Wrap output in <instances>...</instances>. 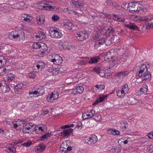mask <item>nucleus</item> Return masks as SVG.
Instances as JSON below:
<instances>
[{
    "instance_id": "nucleus-1",
    "label": "nucleus",
    "mask_w": 153,
    "mask_h": 153,
    "mask_svg": "<svg viewBox=\"0 0 153 153\" xmlns=\"http://www.w3.org/2000/svg\"><path fill=\"white\" fill-rule=\"evenodd\" d=\"M128 7L131 11L137 12L138 14L146 11V9L144 8L143 6L138 2H129Z\"/></svg>"
},
{
    "instance_id": "nucleus-2",
    "label": "nucleus",
    "mask_w": 153,
    "mask_h": 153,
    "mask_svg": "<svg viewBox=\"0 0 153 153\" xmlns=\"http://www.w3.org/2000/svg\"><path fill=\"white\" fill-rule=\"evenodd\" d=\"M25 36V33L23 31H18L15 30L11 32L9 35V38L11 39H17L18 38H21Z\"/></svg>"
},
{
    "instance_id": "nucleus-3",
    "label": "nucleus",
    "mask_w": 153,
    "mask_h": 153,
    "mask_svg": "<svg viewBox=\"0 0 153 153\" xmlns=\"http://www.w3.org/2000/svg\"><path fill=\"white\" fill-rule=\"evenodd\" d=\"M42 44V46L38 53V55L40 57H42L43 56L47 55L50 52L48 48L45 44Z\"/></svg>"
},
{
    "instance_id": "nucleus-4",
    "label": "nucleus",
    "mask_w": 153,
    "mask_h": 153,
    "mask_svg": "<svg viewBox=\"0 0 153 153\" xmlns=\"http://www.w3.org/2000/svg\"><path fill=\"white\" fill-rule=\"evenodd\" d=\"M47 127L45 125L40 124L35 126L34 128L33 131L37 134H42L45 133V131L44 130Z\"/></svg>"
},
{
    "instance_id": "nucleus-5",
    "label": "nucleus",
    "mask_w": 153,
    "mask_h": 153,
    "mask_svg": "<svg viewBox=\"0 0 153 153\" xmlns=\"http://www.w3.org/2000/svg\"><path fill=\"white\" fill-rule=\"evenodd\" d=\"M76 37L78 40L82 41L87 39L88 34L86 31L84 30L77 33Z\"/></svg>"
},
{
    "instance_id": "nucleus-6",
    "label": "nucleus",
    "mask_w": 153,
    "mask_h": 153,
    "mask_svg": "<svg viewBox=\"0 0 153 153\" xmlns=\"http://www.w3.org/2000/svg\"><path fill=\"white\" fill-rule=\"evenodd\" d=\"M51 36L55 39H59L62 36V34L59 30L54 29L49 32Z\"/></svg>"
},
{
    "instance_id": "nucleus-7",
    "label": "nucleus",
    "mask_w": 153,
    "mask_h": 153,
    "mask_svg": "<svg viewBox=\"0 0 153 153\" xmlns=\"http://www.w3.org/2000/svg\"><path fill=\"white\" fill-rule=\"evenodd\" d=\"M98 141L97 137L95 135L91 136L88 139L85 140V143L88 145H93L95 144Z\"/></svg>"
},
{
    "instance_id": "nucleus-8",
    "label": "nucleus",
    "mask_w": 153,
    "mask_h": 153,
    "mask_svg": "<svg viewBox=\"0 0 153 153\" xmlns=\"http://www.w3.org/2000/svg\"><path fill=\"white\" fill-rule=\"evenodd\" d=\"M103 68L101 67H97L94 68L92 71L96 73L97 74H99L100 77H103L105 76V73H106L108 70H106L105 71V72H104Z\"/></svg>"
},
{
    "instance_id": "nucleus-9",
    "label": "nucleus",
    "mask_w": 153,
    "mask_h": 153,
    "mask_svg": "<svg viewBox=\"0 0 153 153\" xmlns=\"http://www.w3.org/2000/svg\"><path fill=\"white\" fill-rule=\"evenodd\" d=\"M58 47L60 49L69 50L71 48V46L69 45L68 43L66 41L59 42L58 45Z\"/></svg>"
},
{
    "instance_id": "nucleus-10",
    "label": "nucleus",
    "mask_w": 153,
    "mask_h": 153,
    "mask_svg": "<svg viewBox=\"0 0 153 153\" xmlns=\"http://www.w3.org/2000/svg\"><path fill=\"white\" fill-rule=\"evenodd\" d=\"M0 88L2 91V92L4 93L8 92L10 90L9 85L5 82L0 83Z\"/></svg>"
},
{
    "instance_id": "nucleus-11",
    "label": "nucleus",
    "mask_w": 153,
    "mask_h": 153,
    "mask_svg": "<svg viewBox=\"0 0 153 153\" xmlns=\"http://www.w3.org/2000/svg\"><path fill=\"white\" fill-rule=\"evenodd\" d=\"M71 2L73 5L77 8H80L84 6L83 0H72Z\"/></svg>"
},
{
    "instance_id": "nucleus-12",
    "label": "nucleus",
    "mask_w": 153,
    "mask_h": 153,
    "mask_svg": "<svg viewBox=\"0 0 153 153\" xmlns=\"http://www.w3.org/2000/svg\"><path fill=\"white\" fill-rule=\"evenodd\" d=\"M124 26L130 30L136 31L139 30L138 27L135 24L132 23H130L128 24H126L124 25Z\"/></svg>"
},
{
    "instance_id": "nucleus-13",
    "label": "nucleus",
    "mask_w": 153,
    "mask_h": 153,
    "mask_svg": "<svg viewBox=\"0 0 153 153\" xmlns=\"http://www.w3.org/2000/svg\"><path fill=\"white\" fill-rule=\"evenodd\" d=\"M96 111L94 109H92L86 112L87 117L85 119H90L91 118H95Z\"/></svg>"
},
{
    "instance_id": "nucleus-14",
    "label": "nucleus",
    "mask_w": 153,
    "mask_h": 153,
    "mask_svg": "<svg viewBox=\"0 0 153 153\" xmlns=\"http://www.w3.org/2000/svg\"><path fill=\"white\" fill-rule=\"evenodd\" d=\"M24 84L21 83L18 84L15 87V92L17 94H19L21 93V90L24 88Z\"/></svg>"
},
{
    "instance_id": "nucleus-15",
    "label": "nucleus",
    "mask_w": 153,
    "mask_h": 153,
    "mask_svg": "<svg viewBox=\"0 0 153 153\" xmlns=\"http://www.w3.org/2000/svg\"><path fill=\"white\" fill-rule=\"evenodd\" d=\"M148 91V86L145 85L140 88V90L137 92L138 95L140 96L143 94H146Z\"/></svg>"
},
{
    "instance_id": "nucleus-16",
    "label": "nucleus",
    "mask_w": 153,
    "mask_h": 153,
    "mask_svg": "<svg viewBox=\"0 0 153 153\" xmlns=\"http://www.w3.org/2000/svg\"><path fill=\"white\" fill-rule=\"evenodd\" d=\"M84 90V88L83 86L79 85L77 86L76 88L74 89L73 91L74 93L76 94H81L83 92Z\"/></svg>"
},
{
    "instance_id": "nucleus-17",
    "label": "nucleus",
    "mask_w": 153,
    "mask_h": 153,
    "mask_svg": "<svg viewBox=\"0 0 153 153\" xmlns=\"http://www.w3.org/2000/svg\"><path fill=\"white\" fill-rule=\"evenodd\" d=\"M113 57L114 56L111 54V52L109 51L105 54L104 58L107 61L111 62L113 59Z\"/></svg>"
},
{
    "instance_id": "nucleus-18",
    "label": "nucleus",
    "mask_w": 153,
    "mask_h": 153,
    "mask_svg": "<svg viewBox=\"0 0 153 153\" xmlns=\"http://www.w3.org/2000/svg\"><path fill=\"white\" fill-rule=\"evenodd\" d=\"M35 36L38 40H42L45 39L46 37L45 34L44 33L41 32H38L36 35H35Z\"/></svg>"
},
{
    "instance_id": "nucleus-19",
    "label": "nucleus",
    "mask_w": 153,
    "mask_h": 153,
    "mask_svg": "<svg viewBox=\"0 0 153 153\" xmlns=\"http://www.w3.org/2000/svg\"><path fill=\"white\" fill-rule=\"evenodd\" d=\"M40 9L43 10H53L55 8V7L54 6L50 5V6H48L47 4H45V6H40Z\"/></svg>"
},
{
    "instance_id": "nucleus-20",
    "label": "nucleus",
    "mask_w": 153,
    "mask_h": 153,
    "mask_svg": "<svg viewBox=\"0 0 153 153\" xmlns=\"http://www.w3.org/2000/svg\"><path fill=\"white\" fill-rule=\"evenodd\" d=\"M51 135L52 134L51 133H46L40 137V140L42 141H45L48 139L49 137H51Z\"/></svg>"
},
{
    "instance_id": "nucleus-21",
    "label": "nucleus",
    "mask_w": 153,
    "mask_h": 153,
    "mask_svg": "<svg viewBox=\"0 0 153 153\" xmlns=\"http://www.w3.org/2000/svg\"><path fill=\"white\" fill-rule=\"evenodd\" d=\"M72 129L69 128L67 130H64L61 131V134L63 136H66L70 135L72 131Z\"/></svg>"
},
{
    "instance_id": "nucleus-22",
    "label": "nucleus",
    "mask_w": 153,
    "mask_h": 153,
    "mask_svg": "<svg viewBox=\"0 0 153 153\" xmlns=\"http://www.w3.org/2000/svg\"><path fill=\"white\" fill-rule=\"evenodd\" d=\"M107 131L109 134L114 135H119L120 133L119 131L113 128L108 129Z\"/></svg>"
},
{
    "instance_id": "nucleus-23",
    "label": "nucleus",
    "mask_w": 153,
    "mask_h": 153,
    "mask_svg": "<svg viewBox=\"0 0 153 153\" xmlns=\"http://www.w3.org/2000/svg\"><path fill=\"white\" fill-rule=\"evenodd\" d=\"M51 61L53 62V63L56 65H60L62 62V58L59 56L58 59H56L55 58L52 59Z\"/></svg>"
},
{
    "instance_id": "nucleus-24",
    "label": "nucleus",
    "mask_w": 153,
    "mask_h": 153,
    "mask_svg": "<svg viewBox=\"0 0 153 153\" xmlns=\"http://www.w3.org/2000/svg\"><path fill=\"white\" fill-rule=\"evenodd\" d=\"M128 72L126 71L119 72L116 74V76L119 77H122V78L127 76L128 74Z\"/></svg>"
},
{
    "instance_id": "nucleus-25",
    "label": "nucleus",
    "mask_w": 153,
    "mask_h": 153,
    "mask_svg": "<svg viewBox=\"0 0 153 153\" xmlns=\"http://www.w3.org/2000/svg\"><path fill=\"white\" fill-rule=\"evenodd\" d=\"M121 124L122 126L120 127L121 130L123 131H127L126 130L128 126V122L126 121H122Z\"/></svg>"
},
{
    "instance_id": "nucleus-26",
    "label": "nucleus",
    "mask_w": 153,
    "mask_h": 153,
    "mask_svg": "<svg viewBox=\"0 0 153 153\" xmlns=\"http://www.w3.org/2000/svg\"><path fill=\"white\" fill-rule=\"evenodd\" d=\"M44 17H41V16H38L36 18V20L37 21V24L39 25H41L44 24L45 20Z\"/></svg>"
},
{
    "instance_id": "nucleus-27",
    "label": "nucleus",
    "mask_w": 153,
    "mask_h": 153,
    "mask_svg": "<svg viewBox=\"0 0 153 153\" xmlns=\"http://www.w3.org/2000/svg\"><path fill=\"white\" fill-rule=\"evenodd\" d=\"M30 124V123H27L25 125V127H24L22 131L24 133H29L31 132V131L30 130L31 128L29 125Z\"/></svg>"
},
{
    "instance_id": "nucleus-28",
    "label": "nucleus",
    "mask_w": 153,
    "mask_h": 153,
    "mask_svg": "<svg viewBox=\"0 0 153 153\" xmlns=\"http://www.w3.org/2000/svg\"><path fill=\"white\" fill-rule=\"evenodd\" d=\"M100 58L99 56L92 57L88 62L89 64H95L97 63L98 62Z\"/></svg>"
},
{
    "instance_id": "nucleus-29",
    "label": "nucleus",
    "mask_w": 153,
    "mask_h": 153,
    "mask_svg": "<svg viewBox=\"0 0 153 153\" xmlns=\"http://www.w3.org/2000/svg\"><path fill=\"white\" fill-rule=\"evenodd\" d=\"M143 81H146L147 79H150L151 77V74H150L149 71H148L145 72L143 74Z\"/></svg>"
},
{
    "instance_id": "nucleus-30",
    "label": "nucleus",
    "mask_w": 153,
    "mask_h": 153,
    "mask_svg": "<svg viewBox=\"0 0 153 153\" xmlns=\"http://www.w3.org/2000/svg\"><path fill=\"white\" fill-rule=\"evenodd\" d=\"M44 43H40L39 42H34L32 45V47L34 49H40L42 46V44H43Z\"/></svg>"
},
{
    "instance_id": "nucleus-31",
    "label": "nucleus",
    "mask_w": 153,
    "mask_h": 153,
    "mask_svg": "<svg viewBox=\"0 0 153 153\" xmlns=\"http://www.w3.org/2000/svg\"><path fill=\"white\" fill-rule=\"evenodd\" d=\"M111 62L110 64L111 67H110L109 68H111L117 67L119 63L118 62V60H113V59H112Z\"/></svg>"
},
{
    "instance_id": "nucleus-32",
    "label": "nucleus",
    "mask_w": 153,
    "mask_h": 153,
    "mask_svg": "<svg viewBox=\"0 0 153 153\" xmlns=\"http://www.w3.org/2000/svg\"><path fill=\"white\" fill-rule=\"evenodd\" d=\"M39 90H42L40 88H39L37 89V91H35L33 92H29V95L31 94H37V97H38L40 95H42L43 94V93L40 92H39Z\"/></svg>"
},
{
    "instance_id": "nucleus-33",
    "label": "nucleus",
    "mask_w": 153,
    "mask_h": 153,
    "mask_svg": "<svg viewBox=\"0 0 153 153\" xmlns=\"http://www.w3.org/2000/svg\"><path fill=\"white\" fill-rule=\"evenodd\" d=\"M74 26V25L71 22H69L67 23H65L64 25V27L69 30H71L72 28Z\"/></svg>"
},
{
    "instance_id": "nucleus-34",
    "label": "nucleus",
    "mask_w": 153,
    "mask_h": 153,
    "mask_svg": "<svg viewBox=\"0 0 153 153\" xmlns=\"http://www.w3.org/2000/svg\"><path fill=\"white\" fill-rule=\"evenodd\" d=\"M127 59V56L125 55H122L117 60L120 63L123 64L125 62Z\"/></svg>"
},
{
    "instance_id": "nucleus-35",
    "label": "nucleus",
    "mask_w": 153,
    "mask_h": 153,
    "mask_svg": "<svg viewBox=\"0 0 153 153\" xmlns=\"http://www.w3.org/2000/svg\"><path fill=\"white\" fill-rule=\"evenodd\" d=\"M2 66H0V76L4 75L8 71V69L4 68Z\"/></svg>"
},
{
    "instance_id": "nucleus-36",
    "label": "nucleus",
    "mask_w": 153,
    "mask_h": 153,
    "mask_svg": "<svg viewBox=\"0 0 153 153\" xmlns=\"http://www.w3.org/2000/svg\"><path fill=\"white\" fill-rule=\"evenodd\" d=\"M104 43H105V39L104 38L100 39L98 42L95 44L94 46H100L102 45H103Z\"/></svg>"
},
{
    "instance_id": "nucleus-37",
    "label": "nucleus",
    "mask_w": 153,
    "mask_h": 153,
    "mask_svg": "<svg viewBox=\"0 0 153 153\" xmlns=\"http://www.w3.org/2000/svg\"><path fill=\"white\" fill-rule=\"evenodd\" d=\"M53 93H52L51 94H48L46 97V100L48 102H52L54 100L53 96Z\"/></svg>"
},
{
    "instance_id": "nucleus-38",
    "label": "nucleus",
    "mask_w": 153,
    "mask_h": 153,
    "mask_svg": "<svg viewBox=\"0 0 153 153\" xmlns=\"http://www.w3.org/2000/svg\"><path fill=\"white\" fill-rule=\"evenodd\" d=\"M6 78L8 81L10 82L14 79V76L13 74H9L6 75Z\"/></svg>"
},
{
    "instance_id": "nucleus-39",
    "label": "nucleus",
    "mask_w": 153,
    "mask_h": 153,
    "mask_svg": "<svg viewBox=\"0 0 153 153\" xmlns=\"http://www.w3.org/2000/svg\"><path fill=\"white\" fill-rule=\"evenodd\" d=\"M6 62V60L4 58V56H0V66H3Z\"/></svg>"
},
{
    "instance_id": "nucleus-40",
    "label": "nucleus",
    "mask_w": 153,
    "mask_h": 153,
    "mask_svg": "<svg viewBox=\"0 0 153 153\" xmlns=\"http://www.w3.org/2000/svg\"><path fill=\"white\" fill-rule=\"evenodd\" d=\"M114 29L113 28V27L111 26H110L108 29V30L107 31L106 33L108 34V35L110 34V33H114Z\"/></svg>"
},
{
    "instance_id": "nucleus-41",
    "label": "nucleus",
    "mask_w": 153,
    "mask_h": 153,
    "mask_svg": "<svg viewBox=\"0 0 153 153\" xmlns=\"http://www.w3.org/2000/svg\"><path fill=\"white\" fill-rule=\"evenodd\" d=\"M7 152L8 153H16V150L14 147L9 148L7 149Z\"/></svg>"
},
{
    "instance_id": "nucleus-42",
    "label": "nucleus",
    "mask_w": 153,
    "mask_h": 153,
    "mask_svg": "<svg viewBox=\"0 0 153 153\" xmlns=\"http://www.w3.org/2000/svg\"><path fill=\"white\" fill-rule=\"evenodd\" d=\"M121 89L125 92V93H127L129 91L128 85L127 84H126Z\"/></svg>"
},
{
    "instance_id": "nucleus-43",
    "label": "nucleus",
    "mask_w": 153,
    "mask_h": 153,
    "mask_svg": "<svg viewBox=\"0 0 153 153\" xmlns=\"http://www.w3.org/2000/svg\"><path fill=\"white\" fill-rule=\"evenodd\" d=\"M95 87L98 89L102 90L105 88V85L104 84H100L98 85H96L95 86Z\"/></svg>"
},
{
    "instance_id": "nucleus-44",
    "label": "nucleus",
    "mask_w": 153,
    "mask_h": 153,
    "mask_svg": "<svg viewBox=\"0 0 153 153\" xmlns=\"http://www.w3.org/2000/svg\"><path fill=\"white\" fill-rule=\"evenodd\" d=\"M59 17L56 14L54 15L52 17V19L54 21H56L59 19Z\"/></svg>"
},
{
    "instance_id": "nucleus-45",
    "label": "nucleus",
    "mask_w": 153,
    "mask_h": 153,
    "mask_svg": "<svg viewBox=\"0 0 153 153\" xmlns=\"http://www.w3.org/2000/svg\"><path fill=\"white\" fill-rule=\"evenodd\" d=\"M57 71H58L57 69L52 68L50 72H51L53 74L56 75L58 73Z\"/></svg>"
},
{
    "instance_id": "nucleus-46",
    "label": "nucleus",
    "mask_w": 153,
    "mask_h": 153,
    "mask_svg": "<svg viewBox=\"0 0 153 153\" xmlns=\"http://www.w3.org/2000/svg\"><path fill=\"white\" fill-rule=\"evenodd\" d=\"M37 63L40 66L41 68H44L45 67V66L46 65V64L42 61H39L38 62H37Z\"/></svg>"
},
{
    "instance_id": "nucleus-47",
    "label": "nucleus",
    "mask_w": 153,
    "mask_h": 153,
    "mask_svg": "<svg viewBox=\"0 0 153 153\" xmlns=\"http://www.w3.org/2000/svg\"><path fill=\"white\" fill-rule=\"evenodd\" d=\"M129 138H130L129 137H128V138H127V139H126L124 141H123L122 140H124V139H125V138L123 137L122 138L120 139L119 140V141H120L121 142V143H124V144H126L128 143V139Z\"/></svg>"
},
{
    "instance_id": "nucleus-48",
    "label": "nucleus",
    "mask_w": 153,
    "mask_h": 153,
    "mask_svg": "<svg viewBox=\"0 0 153 153\" xmlns=\"http://www.w3.org/2000/svg\"><path fill=\"white\" fill-rule=\"evenodd\" d=\"M23 19L22 20L26 22H29L30 21L31 19L26 14L24 15V16L23 17Z\"/></svg>"
},
{
    "instance_id": "nucleus-49",
    "label": "nucleus",
    "mask_w": 153,
    "mask_h": 153,
    "mask_svg": "<svg viewBox=\"0 0 153 153\" xmlns=\"http://www.w3.org/2000/svg\"><path fill=\"white\" fill-rule=\"evenodd\" d=\"M46 146H45V145L44 144H40L39 148V149L40 150L41 152H42L43 151L44 149H45V148H46Z\"/></svg>"
},
{
    "instance_id": "nucleus-50",
    "label": "nucleus",
    "mask_w": 153,
    "mask_h": 153,
    "mask_svg": "<svg viewBox=\"0 0 153 153\" xmlns=\"http://www.w3.org/2000/svg\"><path fill=\"white\" fill-rule=\"evenodd\" d=\"M105 44L107 46L110 45L111 43L114 42V41H112L111 39L110 40V39H108L107 38L106 39H105Z\"/></svg>"
},
{
    "instance_id": "nucleus-51",
    "label": "nucleus",
    "mask_w": 153,
    "mask_h": 153,
    "mask_svg": "<svg viewBox=\"0 0 153 153\" xmlns=\"http://www.w3.org/2000/svg\"><path fill=\"white\" fill-rule=\"evenodd\" d=\"M60 150L62 152V153H66L67 152V149L65 147L61 146Z\"/></svg>"
},
{
    "instance_id": "nucleus-52",
    "label": "nucleus",
    "mask_w": 153,
    "mask_h": 153,
    "mask_svg": "<svg viewBox=\"0 0 153 153\" xmlns=\"http://www.w3.org/2000/svg\"><path fill=\"white\" fill-rule=\"evenodd\" d=\"M118 39L117 35L114 33H112V36L111 38V39L112 41H114L115 39L117 40Z\"/></svg>"
},
{
    "instance_id": "nucleus-53",
    "label": "nucleus",
    "mask_w": 153,
    "mask_h": 153,
    "mask_svg": "<svg viewBox=\"0 0 153 153\" xmlns=\"http://www.w3.org/2000/svg\"><path fill=\"white\" fill-rule=\"evenodd\" d=\"M32 144V143L31 141H28L24 143L23 145L26 147H29Z\"/></svg>"
},
{
    "instance_id": "nucleus-54",
    "label": "nucleus",
    "mask_w": 153,
    "mask_h": 153,
    "mask_svg": "<svg viewBox=\"0 0 153 153\" xmlns=\"http://www.w3.org/2000/svg\"><path fill=\"white\" fill-rule=\"evenodd\" d=\"M106 4L108 6H111L112 5L113 3L112 1L111 0H107L105 2Z\"/></svg>"
},
{
    "instance_id": "nucleus-55",
    "label": "nucleus",
    "mask_w": 153,
    "mask_h": 153,
    "mask_svg": "<svg viewBox=\"0 0 153 153\" xmlns=\"http://www.w3.org/2000/svg\"><path fill=\"white\" fill-rule=\"evenodd\" d=\"M125 21V19L121 17H118L117 18V21L118 22H123Z\"/></svg>"
},
{
    "instance_id": "nucleus-56",
    "label": "nucleus",
    "mask_w": 153,
    "mask_h": 153,
    "mask_svg": "<svg viewBox=\"0 0 153 153\" xmlns=\"http://www.w3.org/2000/svg\"><path fill=\"white\" fill-rule=\"evenodd\" d=\"M82 123L80 122L76 126L79 130H81L82 128Z\"/></svg>"
},
{
    "instance_id": "nucleus-57",
    "label": "nucleus",
    "mask_w": 153,
    "mask_h": 153,
    "mask_svg": "<svg viewBox=\"0 0 153 153\" xmlns=\"http://www.w3.org/2000/svg\"><path fill=\"white\" fill-rule=\"evenodd\" d=\"M53 99H54V100L55 99H57L58 98L59 96V94H58L57 93H56V94H54L53 93Z\"/></svg>"
},
{
    "instance_id": "nucleus-58",
    "label": "nucleus",
    "mask_w": 153,
    "mask_h": 153,
    "mask_svg": "<svg viewBox=\"0 0 153 153\" xmlns=\"http://www.w3.org/2000/svg\"><path fill=\"white\" fill-rule=\"evenodd\" d=\"M35 76V75L33 73H30L28 75V77L30 78H33Z\"/></svg>"
},
{
    "instance_id": "nucleus-59",
    "label": "nucleus",
    "mask_w": 153,
    "mask_h": 153,
    "mask_svg": "<svg viewBox=\"0 0 153 153\" xmlns=\"http://www.w3.org/2000/svg\"><path fill=\"white\" fill-rule=\"evenodd\" d=\"M148 136L149 138H152L153 137V131L148 134Z\"/></svg>"
},
{
    "instance_id": "nucleus-60",
    "label": "nucleus",
    "mask_w": 153,
    "mask_h": 153,
    "mask_svg": "<svg viewBox=\"0 0 153 153\" xmlns=\"http://www.w3.org/2000/svg\"><path fill=\"white\" fill-rule=\"evenodd\" d=\"M117 95L120 98L123 97V95H121V93H120V92L119 91H118L117 93Z\"/></svg>"
},
{
    "instance_id": "nucleus-61",
    "label": "nucleus",
    "mask_w": 153,
    "mask_h": 153,
    "mask_svg": "<svg viewBox=\"0 0 153 153\" xmlns=\"http://www.w3.org/2000/svg\"><path fill=\"white\" fill-rule=\"evenodd\" d=\"M87 114L86 112V113H85L82 114V117L83 120H85L86 119H85V118L87 117V116H86Z\"/></svg>"
},
{
    "instance_id": "nucleus-62",
    "label": "nucleus",
    "mask_w": 153,
    "mask_h": 153,
    "mask_svg": "<svg viewBox=\"0 0 153 153\" xmlns=\"http://www.w3.org/2000/svg\"><path fill=\"white\" fill-rule=\"evenodd\" d=\"M148 26L151 28L153 29V22H151L150 23H148Z\"/></svg>"
},
{
    "instance_id": "nucleus-63",
    "label": "nucleus",
    "mask_w": 153,
    "mask_h": 153,
    "mask_svg": "<svg viewBox=\"0 0 153 153\" xmlns=\"http://www.w3.org/2000/svg\"><path fill=\"white\" fill-rule=\"evenodd\" d=\"M147 19L149 20H151L153 19V15H150L148 16Z\"/></svg>"
},
{
    "instance_id": "nucleus-64",
    "label": "nucleus",
    "mask_w": 153,
    "mask_h": 153,
    "mask_svg": "<svg viewBox=\"0 0 153 153\" xmlns=\"http://www.w3.org/2000/svg\"><path fill=\"white\" fill-rule=\"evenodd\" d=\"M49 112V111L48 110H47H47L44 109L43 110V114L45 115V114H48Z\"/></svg>"
}]
</instances>
